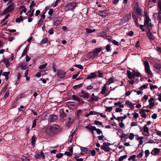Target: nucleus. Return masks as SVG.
I'll use <instances>...</instances> for the list:
<instances>
[{"mask_svg": "<svg viewBox=\"0 0 161 161\" xmlns=\"http://www.w3.org/2000/svg\"><path fill=\"white\" fill-rule=\"evenodd\" d=\"M102 49L101 47L96 48L93 52H90L88 54V57L91 59H93L96 58L97 56L98 53L102 50Z\"/></svg>", "mask_w": 161, "mask_h": 161, "instance_id": "nucleus-1", "label": "nucleus"}, {"mask_svg": "<svg viewBox=\"0 0 161 161\" xmlns=\"http://www.w3.org/2000/svg\"><path fill=\"white\" fill-rule=\"evenodd\" d=\"M77 3L75 2H71L66 5L65 7L66 11H72L77 6Z\"/></svg>", "mask_w": 161, "mask_h": 161, "instance_id": "nucleus-2", "label": "nucleus"}, {"mask_svg": "<svg viewBox=\"0 0 161 161\" xmlns=\"http://www.w3.org/2000/svg\"><path fill=\"white\" fill-rule=\"evenodd\" d=\"M144 64L146 72L150 76H152L153 74L150 70L148 62L147 61H145L144 62Z\"/></svg>", "mask_w": 161, "mask_h": 161, "instance_id": "nucleus-3", "label": "nucleus"}, {"mask_svg": "<svg viewBox=\"0 0 161 161\" xmlns=\"http://www.w3.org/2000/svg\"><path fill=\"white\" fill-rule=\"evenodd\" d=\"M74 117L72 115H69L66 121V125L67 126H70L74 121Z\"/></svg>", "mask_w": 161, "mask_h": 161, "instance_id": "nucleus-4", "label": "nucleus"}, {"mask_svg": "<svg viewBox=\"0 0 161 161\" xmlns=\"http://www.w3.org/2000/svg\"><path fill=\"white\" fill-rule=\"evenodd\" d=\"M66 74V72L62 69H58L57 71V75L59 78H64Z\"/></svg>", "mask_w": 161, "mask_h": 161, "instance_id": "nucleus-5", "label": "nucleus"}, {"mask_svg": "<svg viewBox=\"0 0 161 161\" xmlns=\"http://www.w3.org/2000/svg\"><path fill=\"white\" fill-rule=\"evenodd\" d=\"M15 6V4L13 3H11L4 10L2 14L5 13L6 11H8V12H11L13 11Z\"/></svg>", "mask_w": 161, "mask_h": 161, "instance_id": "nucleus-6", "label": "nucleus"}, {"mask_svg": "<svg viewBox=\"0 0 161 161\" xmlns=\"http://www.w3.org/2000/svg\"><path fill=\"white\" fill-rule=\"evenodd\" d=\"M52 130V133L53 134L58 132L60 130L59 127L57 125H54L51 126Z\"/></svg>", "mask_w": 161, "mask_h": 161, "instance_id": "nucleus-7", "label": "nucleus"}, {"mask_svg": "<svg viewBox=\"0 0 161 161\" xmlns=\"http://www.w3.org/2000/svg\"><path fill=\"white\" fill-rule=\"evenodd\" d=\"M109 14V11L107 10H100L98 12L99 15L102 17H105L107 16Z\"/></svg>", "mask_w": 161, "mask_h": 161, "instance_id": "nucleus-8", "label": "nucleus"}, {"mask_svg": "<svg viewBox=\"0 0 161 161\" xmlns=\"http://www.w3.org/2000/svg\"><path fill=\"white\" fill-rule=\"evenodd\" d=\"M151 21V19L149 17L148 15L146 14L144 19V25L147 26H149V22Z\"/></svg>", "mask_w": 161, "mask_h": 161, "instance_id": "nucleus-9", "label": "nucleus"}, {"mask_svg": "<svg viewBox=\"0 0 161 161\" xmlns=\"http://www.w3.org/2000/svg\"><path fill=\"white\" fill-rule=\"evenodd\" d=\"M27 65L25 62H20L18 65V68H20L22 69L25 70L26 69Z\"/></svg>", "mask_w": 161, "mask_h": 161, "instance_id": "nucleus-10", "label": "nucleus"}, {"mask_svg": "<svg viewBox=\"0 0 161 161\" xmlns=\"http://www.w3.org/2000/svg\"><path fill=\"white\" fill-rule=\"evenodd\" d=\"M97 76L95 72L91 73L89 75L86 79H91L92 78H94Z\"/></svg>", "mask_w": 161, "mask_h": 161, "instance_id": "nucleus-11", "label": "nucleus"}, {"mask_svg": "<svg viewBox=\"0 0 161 161\" xmlns=\"http://www.w3.org/2000/svg\"><path fill=\"white\" fill-rule=\"evenodd\" d=\"M67 105L69 107L71 108H75L76 107V106L75 105L73 102H69L67 103Z\"/></svg>", "mask_w": 161, "mask_h": 161, "instance_id": "nucleus-12", "label": "nucleus"}, {"mask_svg": "<svg viewBox=\"0 0 161 161\" xmlns=\"http://www.w3.org/2000/svg\"><path fill=\"white\" fill-rule=\"evenodd\" d=\"M101 148L107 152H109L111 150V148L109 147L104 145L103 143V145L101 146Z\"/></svg>", "mask_w": 161, "mask_h": 161, "instance_id": "nucleus-13", "label": "nucleus"}, {"mask_svg": "<svg viewBox=\"0 0 161 161\" xmlns=\"http://www.w3.org/2000/svg\"><path fill=\"white\" fill-rule=\"evenodd\" d=\"M131 17V15L130 14H129L126 15V16L122 19V21L124 22H127L130 19Z\"/></svg>", "mask_w": 161, "mask_h": 161, "instance_id": "nucleus-14", "label": "nucleus"}, {"mask_svg": "<svg viewBox=\"0 0 161 161\" xmlns=\"http://www.w3.org/2000/svg\"><path fill=\"white\" fill-rule=\"evenodd\" d=\"M57 119V116L56 115L52 114L49 116L48 119L50 121L53 122L54 121Z\"/></svg>", "mask_w": 161, "mask_h": 161, "instance_id": "nucleus-15", "label": "nucleus"}, {"mask_svg": "<svg viewBox=\"0 0 161 161\" xmlns=\"http://www.w3.org/2000/svg\"><path fill=\"white\" fill-rule=\"evenodd\" d=\"M127 73L128 78L130 79H131L132 78H134L133 72H132V73L130 71L127 70Z\"/></svg>", "mask_w": 161, "mask_h": 161, "instance_id": "nucleus-16", "label": "nucleus"}, {"mask_svg": "<svg viewBox=\"0 0 161 161\" xmlns=\"http://www.w3.org/2000/svg\"><path fill=\"white\" fill-rule=\"evenodd\" d=\"M159 149L157 148H155L151 152V154L153 155H155L156 154L159 153Z\"/></svg>", "mask_w": 161, "mask_h": 161, "instance_id": "nucleus-17", "label": "nucleus"}, {"mask_svg": "<svg viewBox=\"0 0 161 161\" xmlns=\"http://www.w3.org/2000/svg\"><path fill=\"white\" fill-rule=\"evenodd\" d=\"M125 104L127 107L131 109H133L134 108V105L130 101H126Z\"/></svg>", "mask_w": 161, "mask_h": 161, "instance_id": "nucleus-18", "label": "nucleus"}, {"mask_svg": "<svg viewBox=\"0 0 161 161\" xmlns=\"http://www.w3.org/2000/svg\"><path fill=\"white\" fill-rule=\"evenodd\" d=\"M79 96L80 97H83L84 98H87L89 97V94L87 92H85L83 93H80Z\"/></svg>", "mask_w": 161, "mask_h": 161, "instance_id": "nucleus-19", "label": "nucleus"}, {"mask_svg": "<svg viewBox=\"0 0 161 161\" xmlns=\"http://www.w3.org/2000/svg\"><path fill=\"white\" fill-rule=\"evenodd\" d=\"M145 109H142L140 110V113L141 114V116L142 118H145L146 117V114L145 113Z\"/></svg>", "mask_w": 161, "mask_h": 161, "instance_id": "nucleus-20", "label": "nucleus"}, {"mask_svg": "<svg viewBox=\"0 0 161 161\" xmlns=\"http://www.w3.org/2000/svg\"><path fill=\"white\" fill-rule=\"evenodd\" d=\"M142 10L140 8H138L136 9V14L137 16L140 17L142 16Z\"/></svg>", "mask_w": 161, "mask_h": 161, "instance_id": "nucleus-21", "label": "nucleus"}, {"mask_svg": "<svg viewBox=\"0 0 161 161\" xmlns=\"http://www.w3.org/2000/svg\"><path fill=\"white\" fill-rule=\"evenodd\" d=\"M153 67L157 70H159L161 68V64L159 63H156L154 64Z\"/></svg>", "mask_w": 161, "mask_h": 161, "instance_id": "nucleus-22", "label": "nucleus"}, {"mask_svg": "<svg viewBox=\"0 0 161 161\" xmlns=\"http://www.w3.org/2000/svg\"><path fill=\"white\" fill-rule=\"evenodd\" d=\"M60 115L62 117L64 118L66 116V114L64 113V110L62 109H61L59 111Z\"/></svg>", "mask_w": 161, "mask_h": 161, "instance_id": "nucleus-23", "label": "nucleus"}, {"mask_svg": "<svg viewBox=\"0 0 161 161\" xmlns=\"http://www.w3.org/2000/svg\"><path fill=\"white\" fill-rule=\"evenodd\" d=\"M2 61L5 64L6 67H8L10 65V64L8 60L4 59L2 60Z\"/></svg>", "mask_w": 161, "mask_h": 161, "instance_id": "nucleus-24", "label": "nucleus"}, {"mask_svg": "<svg viewBox=\"0 0 161 161\" xmlns=\"http://www.w3.org/2000/svg\"><path fill=\"white\" fill-rule=\"evenodd\" d=\"M147 35L148 37V38L150 40H153L154 39V37L152 33H148V34H147Z\"/></svg>", "mask_w": 161, "mask_h": 161, "instance_id": "nucleus-25", "label": "nucleus"}, {"mask_svg": "<svg viewBox=\"0 0 161 161\" xmlns=\"http://www.w3.org/2000/svg\"><path fill=\"white\" fill-rule=\"evenodd\" d=\"M114 79L113 77H111L109 78L107 82L106 85L107 84L108 85H109L110 84L113 83L114 82Z\"/></svg>", "mask_w": 161, "mask_h": 161, "instance_id": "nucleus-26", "label": "nucleus"}, {"mask_svg": "<svg viewBox=\"0 0 161 161\" xmlns=\"http://www.w3.org/2000/svg\"><path fill=\"white\" fill-rule=\"evenodd\" d=\"M82 151L87 154H89L90 152V151L88 148L85 147H82Z\"/></svg>", "mask_w": 161, "mask_h": 161, "instance_id": "nucleus-27", "label": "nucleus"}, {"mask_svg": "<svg viewBox=\"0 0 161 161\" xmlns=\"http://www.w3.org/2000/svg\"><path fill=\"white\" fill-rule=\"evenodd\" d=\"M121 103L122 102L120 101H119L118 102L115 103H114V105L118 106L119 107L123 108L124 107V105L123 104H121Z\"/></svg>", "mask_w": 161, "mask_h": 161, "instance_id": "nucleus-28", "label": "nucleus"}, {"mask_svg": "<svg viewBox=\"0 0 161 161\" xmlns=\"http://www.w3.org/2000/svg\"><path fill=\"white\" fill-rule=\"evenodd\" d=\"M46 132L48 134H50L52 133V130L51 126L47 127L45 130Z\"/></svg>", "mask_w": 161, "mask_h": 161, "instance_id": "nucleus-29", "label": "nucleus"}, {"mask_svg": "<svg viewBox=\"0 0 161 161\" xmlns=\"http://www.w3.org/2000/svg\"><path fill=\"white\" fill-rule=\"evenodd\" d=\"M23 20V17L22 16H20L19 18H17L16 20L15 21L17 23H19L20 22L22 21Z\"/></svg>", "mask_w": 161, "mask_h": 161, "instance_id": "nucleus-30", "label": "nucleus"}, {"mask_svg": "<svg viewBox=\"0 0 161 161\" xmlns=\"http://www.w3.org/2000/svg\"><path fill=\"white\" fill-rule=\"evenodd\" d=\"M133 72L134 78L135 76L139 77L141 75L140 73L138 71L135 72L134 70L133 71Z\"/></svg>", "mask_w": 161, "mask_h": 161, "instance_id": "nucleus-31", "label": "nucleus"}, {"mask_svg": "<svg viewBox=\"0 0 161 161\" xmlns=\"http://www.w3.org/2000/svg\"><path fill=\"white\" fill-rule=\"evenodd\" d=\"M106 84H104V86H103L102 88V90L100 92V93H101L102 94H104L106 90Z\"/></svg>", "mask_w": 161, "mask_h": 161, "instance_id": "nucleus-32", "label": "nucleus"}, {"mask_svg": "<svg viewBox=\"0 0 161 161\" xmlns=\"http://www.w3.org/2000/svg\"><path fill=\"white\" fill-rule=\"evenodd\" d=\"M27 51V47H26L24 49V50L22 53V54L21 56V57H23L25 55H26Z\"/></svg>", "mask_w": 161, "mask_h": 161, "instance_id": "nucleus-33", "label": "nucleus"}, {"mask_svg": "<svg viewBox=\"0 0 161 161\" xmlns=\"http://www.w3.org/2000/svg\"><path fill=\"white\" fill-rule=\"evenodd\" d=\"M83 84L82 83H80L79 85H75L74 86H73V89H78L80 87H81L82 86Z\"/></svg>", "mask_w": 161, "mask_h": 161, "instance_id": "nucleus-34", "label": "nucleus"}, {"mask_svg": "<svg viewBox=\"0 0 161 161\" xmlns=\"http://www.w3.org/2000/svg\"><path fill=\"white\" fill-rule=\"evenodd\" d=\"M86 32L87 33H92L95 32L96 31V30L95 29L91 30L89 28H86Z\"/></svg>", "mask_w": 161, "mask_h": 161, "instance_id": "nucleus-35", "label": "nucleus"}, {"mask_svg": "<svg viewBox=\"0 0 161 161\" xmlns=\"http://www.w3.org/2000/svg\"><path fill=\"white\" fill-rule=\"evenodd\" d=\"M21 159L22 161H30L29 158L25 156H22Z\"/></svg>", "mask_w": 161, "mask_h": 161, "instance_id": "nucleus-36", "label": "nucleus"}, {"mask_svg": "<svg viewBox=\"0 0 161 161\" xmlns=\"http://www.w3.org/2000/svg\"><path fill=\"white\" fill-rule=\"evenodd\" d=\"M127 155H124L122 156H121L119 158V161H122L124 159H125L127 158Z\"/></svg>", "mask_w": 161, "mask_h": 161, "instance_id": "nucleus-37", "label": "nucleus"}, {"mask_svg": "<svg viewBox=\"0 0 161 161\" xmlns=\"http://www.w3.org/2000/svg\"><path fill=\"white\" fill-rule=\"evenodd\" d=\"M36 140V136H33L32 137L31 143L32 145L35 144Z\"/></svg>", "mask_w": 161, "mask_h": 161, "instance_id": "nucleus-38", "label": "nucleus"}, {"mask_svg": "<svg viewBox=\"0 0 161 161\" xmlns=\"http://www.w3.org/2000/svg\"><path fill=\"white\" fill-rule=\"evenodd\" d=\"M47 64V63H46L44 64H42V65L38 67V68L39 69H43L45 68L46 67Z\"/></svg>", "mask_w": 161, "mask_h": 161, "instance_id": "nucleus-39", "label": "nucleus"}, {"mask_svg": "<svg viewBox=\"0 0 161 161\" xmlns=\"http://www.w3.org/2000/svg\"><path fill=\"white\" fill-rule=\"evenodd\" d=\"M136 157V155H132L130 156L129 158H128V160L129 161H130L131 160H132V161H133L134 160V159Z\"/></svg>", "mask_w": 161, "mask_h": 161, "instance_id": "nucleus-40", "label": "nucleus"}, {"mask_svg": "<svg viewBox=\"0 0 161 161\" xmlns=\"http://www.w3.org/2000/svg\"><path fill=\"white\" fill-rule=\"evenodd\" d=\"M96 130L97 128L95 127L91 126L90 131L93 134V130L96 131Z\"/></svg>", "mask_w": 161, "mask_h": 161, "instance_id": "nucleus-41", "label": "nucleus"}, {"mask_svg": "<svg viewBox=\"0 0 161 161\" xmlns=\"http://www.w3.org/2000/svg\"><path fill=\"white\" fill-rule=\"evenodd\" d=\"M158 19L159 20V23H161V12H159L158 13Z\"/></svg>", "mask_w": 161, "mask_h": 161, "instance_id": "nucleus-42", "label": "nucleus"}, {"mask_svg": "<svg viewBox=\"0 0 161 161\" xmlns=\"http://www.w3.org/2000/svg\"><path fill=\"white\" fill-rule=\"evenodd\" d=\"M72 99L75 101H80L79 98L75 95H73L72 96Z\"/></svg>", "mask_w": 161, "mask_h": 161, "instance_id": "nucleus-43", "label": "nucleus"}, {"mask_svg": "<svg viewBox=\"0 0 161 161\" xmlns=\"http://www.w3.org/2000/svg\"><path fill=\"white\" fill-rule=\"evenodd\" d=\"M134 137V135L133 133H130L129 137V139L130 140H132Z\"/></svg>", "mask_w": 161, "mask_h": 161, "instance_id": "nucleus-44", "label": "nucleus"}, {"mask_svg": "<svg viewBox=\"0 0 161 161\" xmlns=\"http://www.w3.org/2000/svg\"><path fill=\"white\" fill-rule=\"evenodd\" d=\"M143 131L145 132H148V129L147 126V125H145L144 127L143 128Z\"/></svg>", "mask_w": 161, "mask_h": 161, "instance_id": "nucleus-45", "label": "nucleus"}, {"mask_svg": "<svg viewBox=\"0 0 161 161\" xmlns=\"http://www.w3.org/2000/svg\"><path fill=\"white\" fill-rule=\"evenodd\" d=\"M99 98V97L98 96H95L94 97H91V101H96L98 100Z\"/></svg>", "mask_w": 161, "mask_h": 161, "instance_id": "nucleus-46", "label": "nucleus"}, {"mask_svg": "<svg viewBox=\"0 0 161 161\" xmlns=\"http://www.w3.org/2000/svg\"><path fill=\"white\" fill-rule=\"evenodd\" d=\"M10 72L9 71L4 72L3 73L2 75L5 77L8 76Z\"/></svg>", "mask_w": 161, "mask_h": 161, "instance_id": "nucleus-47", "label": "nucleus"}, {"mask_svg": "<svg viewBox=\"0 0 161 161\" xmlns=\"http://www.w3.org/2000/svg\"><path fill=\"white\" fill-rule=\"evenodd\" d=\"M47 41V38H45L43 39L41 42V44H43L46 43Z\"/></svg>", "mask_w": 161, "mask_h": 161, "instance_id": "nucleus-48", "label": "nucleus"}, {"mask_svg": "<svg viewBox=\"0 0 161 161\" xmlns=\"http://www.w3.org/2000/svg\"><path fill=\"white\" fill-rule=\"evenodd\" d=\"M149 103V108H150L153 107L154 104V103L153 101H148Z\"/></svg>", "mask_w": 161, "mask_h": 161, "instance_id": "nucleus-49", "label": "nucleus"}, {"mask_svg": "<svg viewBox=\"0 0 161 161\" xmlns=\"http://www.w3.org/2000/svg\"><path fill=\"white\" fill-rule=\"evenodd\" d=\"M9 94V92L8 91H7V92H6L4 95L3 96V98L4 100H5V98H6L8 96Z\"/></svg>", "mask_w": 161, "mask_h": 161, "instance_id": "nucleus-50", "label": "nucleus"}, {"mask_svg": "<svg viewBox=\"0 0 161 161\" xmlns=\"http://www.w3.org/2000/svg\"><path fill=\"white\" fill-rule=\"evenodd\" d=\"M119 137L121 138H122L125 137V138L126 139L128 138L127 136V135L124 133L122 134L121 136H119Z\"/></svg>", "mask_w": 161, "mask_h": 161, "instance_id": "nucleus-51", "label": "nucleus"}, {"mask_svg": "<svg viewBox=\"0 0 161 161\" xmlns=\"http://www.w3.org/2000/svg\"><path fill=\"white\" fill-rule=\"evenodd\" d=\"M75 66L80 69H82L83 68V66L80 64H76Z\"/></svg>", "mask_w": 161, "mask_h": 161, "instance_id": "nucleus-52", "label": "nucleus"}, {"mask_svg": "<svg viewBox=\"0 0 161 161\" xmlns=\"http://www.w3.org/2000/svg\"><path fill=\"white\" fill-rule=\"evenodd\" d=\"M35 5L36 4L34 3V1H32L31 3L30 6H29L30 8L31 9L33 6Z\"/></svg>", "mask_w": 161, "mask_h": 161, "instance_id": "nucleus-53", "label": "nucleus"}, {"mask_svg": "<svg viewBox=\"0 0 161 161\" xmlns=\"http://www.w3.org/2000/svg\"><path fill=\"white\" fill-rule=\"evenodd\" d=\"M61 22V20H56L54 23V25H58Z\"/></svg>", "mask_w": 161, "mask_h": 161, "instance_id": "nucleus-54", "label": "nucleus"}, {"mask_svg": "<svg viewBox=\"0 0 161 161\" xmlns=\"http://www.w3.org/2000/svg\"><path fill=\"white\" fill-rule=\"evenodd\" d=\"M34 156L37 159H40L41 158V156L40 154L36 153L34 155Z\"/></svg>", "mask_w": 161, "mask_h": 161, "instance_id": "nucleus-55", "label": "nucleus"}, {"mask_svg": "<svg viewBox=\"0 0 161 161\" xmlns=\"http://www.w3.org/2000/svg\"><path fill=\"white\" fill-rule=\"evenodd\" d=\"M63 154L62 153H59L56 155V157L58 158H60L63 156Z\"/></svg>", "mask_w": 161, "mask_h": 161, "instance_id": "nucleus-56", "label": "nucleus"}, {"mask_svg": "<svg viewBox=\"0 0 161 161\" xmlns=\"http://www.w3.org/2000/svg\"><path fill=\"white\" fill-rule=\"evenodd\" d=\"M145 157H147L149 155V150H146L145 151Z\"/></svg>", "mask_w": 161, "mask_h": 161, "instance_id": "nucleus-57", "label": "nucleus"}, {"mask_svg": "<svg viewBox=\"0 0 161 161\" xmlns=\"http://www.w3.org/2000/svg\"><path fill=\"white\" fill-rule=\"evenodd\" d=\"M94 123L96 125H102V123L99 121H95Z\"/></svg>", "mask_w": 161, "mask_h": 161, "instance_id": "nucleus-58", "label": "nucleus"}, {"mask_svg": "<svg viewBox=\"0 0 161 161\" xmlns=\"http://www.w3.org/2000/svg\"><path fill=\"white\" fill-rule=\"evenodd\" d=\"M72 154L71 152H65L64 153V155L69 157L71 156L72 155Z\"/></svg>", "mask_w": 161, "mask_h": 161, "instance_id": "nucleus-59", "label": "nucleus"}, {"mask_svg": "<svg viewBox=\"0 0 161 161\" xmlns=\"http://www.w3.org/2000/svg\"><path fill=\"white\" fill-rule=\"evenodd\" d=\"M112 109L113 108L112 107H108L106 108L105 110L107 111L110 112L112 110Z\"/></svg>", "mask_w": 161, "mask_h": 161, "instance_id": "nucleus-60", "label": "nucleus"}, {"mask_svg": "<svg viewBox=\"0 0 161 161\" xmlns=\"http://www.w3.org/2000/svg\"><path fill=\"white\" fill-rule=\"evenodd\" d=\"M54 33L53 29L52 28L50 29L49 30V33L51 35H52Z\"/></svg>", "mask_w": 161, "mask_h": 161, "instance_id": "nucleus-61", "label": "nucleus"}, {"mask_svg": "<svg viewBox=\"0 0 161 161\" xmlns=\"http://www.w3.org/2000/svg\"><path fill=\"white\" fill-rule=\"evenodd\" d=\"M110 47L109 45L108 44L106 46V49L107 52H109L110 51Z\"/></svg>", "mask_w": 161, "mask_h": 161, "instance_id": "nucleus-62", "label": "nucleus"}, {"mask_svg": "<svg viewBox=\"0 0 161 161\" xmlns=\"http://www.w3.org/2000/svg\"><path fill=\"white\" fill-rule=\"evenodd\" d=\"M150 87L151 89L157 88L158 87L156 85H150Z\"/></svg>", "mask_w": 161, "mask_h": 161, "instance_id": "nucleus-63", "label": "nucleus"}, {"mask_svg": "<svg viewBox=\"0 0 161 161\" xmlns=\"http://www.w3.org/2000/svg\"><path fill=\"white\" fill-rule=\"evenodd\" d=\"M158 6L159 12H161V1H159L158 3Z\"/></svg>", "mask_w": 161, "mask_h": 161, "instance_id": "nucleus-64", "label": "nucleus"}]
</instances>
